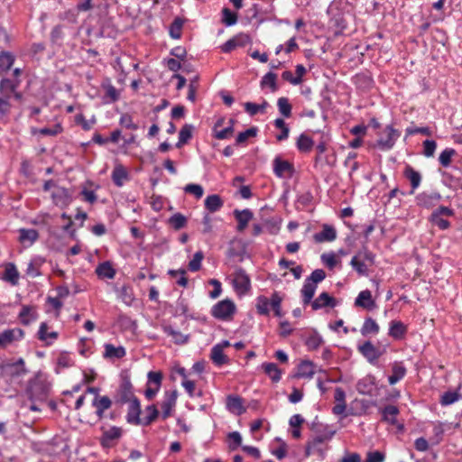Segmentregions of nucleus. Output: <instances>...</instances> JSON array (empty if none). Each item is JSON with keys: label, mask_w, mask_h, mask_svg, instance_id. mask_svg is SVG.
Instances as JSON below:
<instances>
[{"label": "nucleus", "mask_w": 462, "mask_h": 462, "mask_svg": "<svg viewBox=\"0 0 462 462\" xmlns=\"http://www.w3.org/2000/svg\"><path fill=\"white\" fill-rule=\"evenodd\" d=\"M125 404H127L125 415L126 421L131 425L138 426V422H140V416L142 414L140 400L137 398L130 402H126Z\"/></svg>", "instance_id": "nucleus-12"}, {"label": "nucleus", "mask_w": 462, "mask_h": 462, "mask_svg": "<svg viewBox=\"0 0 462 462\" xmlns=\"http://www.w3.org/2000/svg\"><path fill=\"white\" fill-rule=\"evenodd\" d=\"M313 310H319L325 307L334 308L337 305V300L334 297L330 296L328 292H322L310 303Z\"/></svg>", "instance_id": "nucleus-16"}, {"label": "nucleus", "mask_w": 462, "mask_h": 462, "mask_svg": "<svg viewBox=\"0 0 462 462\" xmlns=\"http://www.w3.org/2000/svg\"><path fill=\"white\" fill-rule=\"evenodd\" d=\"M223 204L222 199L217 194L209 195L205 199V208L211 213L218 211Z\"/></svg>", "instance_id": "nucleus-36"}, {"label": "nucleus", "mask_w": 462, "mask_h": 462, "mask_svg": "<svg viewBox=\"0 0 462 462\" xmlns=\"http://www.w3.org/2000/svg\"><path fill=\"white\" fill-rule=\"evenodd\" d=\"M248 37L246 35H239L236 36L227 42H226L222 46L221 50L223 52H230L235 50L238 46H244L247 42Z\"/></svg>", "instance_id": "nucleus-32"}, {"label": "nucleus", "mask_w": 462, "mask_h": 462, "mask_svg": "<svg viewBox=\"0 0 462 462\" xmlns=\"http://www.w3.org/2000/svg\"><path fill=\"white\" fill-rule=\"evenodd\" d=\"M456 154L453 148H447L441 152L439 157V162L443 167H448L451 163L452 157Z\"/></svg>", "instance_id": "nucleus-58"}, {"label": "nucleus", "mask_w": 462, "mask_h": 462, "mask_svg": "<svg viewBox=\"0 0 462 462\" xmlns=\"http://www.w3.org/2000/svg\"><path fill=\"white\" fill-rule=\"evenodd\" d=\"M24 332L18 328L6 329L0 333V347L5 348L15 340L22 339Z\"/></svg>", "instance_id": "nucleus-14"}, {"label": "nucleus", "mask_w": 462, "mask_h": 462, "mask_svg": "<svg viewBox=\"0 0 462 462\" xmlns=\"http://www.w3.org/2000/svg\"><path fill=\"white\" fill-rule=\"evenodd\" d=\"M350 265L359 275L366 276L368 275V265L365 262L361 260L356 256H353L350 261Z\"/></svg>", "instance_id": "nucleus-51"}, {"label": "nucleus", "mask_w": 462, "mask_h": 462, "mask_svg": "<svg viewBox=\"0 0 462 462\" xmlns=\"http://www.w3.org/2000/svg\"><path fill=\"white\" fill-rule=\"evenodd\" d=\"M261 87L266 88L269 87L272 92H275L278 90L277 86V75L273 72L266 73L261 79Z\"/></svg>", "instance_id": "nucleus-49"}, {"label": "nucleus", "mask_w": 462, "mask_h": 462, "mask_svg": "<svg viewBox=\"0 0 462 462\" xmlns=\"http://www.w3.org/2000/svg\"><path fill=\"white\" fill-rule=\"evenodd\" d=\"M232 283L235 291L240 296L245 295L251 289L250 277L242 268H237L233 273Z\"/></svg>", "instance_id": "nucleus-6"}, {"label": "nucleus", "mask_w": 462, "mask_h": 462, "mask_svg": "<svg viewBox=\"0 0 462 462\" xmlns=\"http://www.w3.org/2000/svg\"><path fill=\"white\" fill-rule=\"evenodd\" d=\"M262 367L264 373L272 379L273 382L278 383L282 377V370L279 369L274 363H263Z\"/></svg>", "instance_id": "nucleus-37"}, {"label": "nucleus", "mask_w": 462, "mask_h": 462, "mask_svg": "<svg viewBox=\"0 0 462 462\" xmlns=\"http://www.w3.org/2000/svg\"><path fill=\"white\" fill-rule=\"evenodd\" d=\"M226 407L229 411L236 415H240L245 411V408L243 405V400L238 396H228L226 400Z\"/></svg>", "instance_id": "nucleus-31"}, {"label": "nucleus", "mask_w": 462, "mask_h": 462, "mask_svg": "<svg viewBox=\"0 0 462 462\" xmlns=\"http://www.w3.org/2000/svg\"><path fill=\"white\" fill-rule=\"evenodd\" d=\"M128 179L129 175L126 169L122 164L116 165L112 172V180L115 185L122 187Z\"/></svg>", "instance_id": "nucleus-28"}, {"label": "nucleus", "mask_w": 462, "mask_h": 462, "mask_svg": "<svg viewBox=\"0 0 462 462\" xmlns=\"http://www.w3.org/2000/svg\"><path fill=\"white\" fill-rule=\"evenodd\" d=\"M355 305L366 310H371L374 306L371 291L369 290L362 291L356 297Z\"/></svg>", "instance_id": "nucleus-27"}, {"label": "nucleus", "mask_w": 462, "mask_h": 462, "mask_svg": "<svg viewBox=\"0 0 462 462\" xmlns=\"http://www.w3.org/2000/svg\"><path fill=\"white\" fill-rule=\"evenodd\" d=\"M442 196L438 191H422L415 196V204L417 207L431 209L441 200Z\"/></svg>", "instance_id": "nucleus-7"}, {"label": "nucleus", "mask_w": 462, "mask_h": 462, "mask_svg": "<svg viewBox=\"0 0 462 462\" xmlns=\"http://www.w3.org/2000/svg\"><path fill=\"white\" fill-rule=\"evenodd\" d=\"M332 435H317L311 441H309L306 449V457L311 454H318L319 457H324L325 452L328 449L327 443L330 440Z\"/></svg>", "instance_id": "nucleus-4"}, {"label": "nucleus", "mask_w": 462, "mask_h": 462, "mask_svg": "<svg viewBox=\"0 0 462 462\" xmlns=\"http://www.w3.org/2000/svg\"><path fill=\"white\" fill-rule=\"evenodd\" d=\"M398 414L399 410L394 405H387L382 410L383 420L390 424H395L397 422L396 418Z\"/></svg>", "instance_id": "nucleus-45"}, {"label": "nucleus", "mask_w": 462, "mask_h": 462, "mask_svg": "<svg viewBox=\"0 0 462 462\" xmlns=\"http://www.w3.org/2000/svg\"><path fill=\"white\" fill-rule=\"evenodd\" d=\"M120 436L121 435H103L99 439V442L104 448L107 449L116 445Z\"/></svg>", "instance_id": "nucleus-63"}, {"label": "nucleus", "mask_w": 462, "mask_h": 462, "mask_svg": "<svg viewBox=\"0 0 462 462\" xmlns=\"http://www.w3.org/2000/svg\"><path fill=\"white\" fill-rule=\"evenodd\" d=\"M182 26H183L182 20L180 18H175L170 26V35L173 39H180L181 36Z\"/></svg>", "instance_id": "nucleus-62"}, {"label": "nucleus", "mask_w": 462, "mask_h": 462, "mask_svg": "<svg viewBox=\"0 0 462 462\" xmlns=\"http://www.w3.org/2000/svg\"><path fill=\"white\" fill-rule=\"evenodd\" d=\"M50 393L51 383L43 374H38L32 378L26 389V394L32 402L30 410L33 411H42L47 403Z\"/></svg>", "instance_id": "nucleus-1"}, {"label": "nucleus", "mask_w": 462, "mask_h": 462, "mask_svg": "<svg viewBox=\"0 0 462 462\" xmlns=\"http://www.w3.org/2000/svg\"><path fill=\"white\" fill-rule=\"evenodd\" d=\"M379 330L380 327L377 322L371 317H367L363 323L360 332L364 337H366L368 335H376L379 333Z\"/></svg>", "instance_id": "nucleus-34"}, {"label": "nucleus", "mask_w": 462, "mask_h": 462, "mask_svg": "<svg viewBox=\"0 0 462 462\" xmlns=\"http://www.w3.org/2000/svg\"><path fill=\"white\" fill-rule=\"evenodd\" d=\"M399 136L400 132L398 130L394 129L392 125H387L383 132L379 134L376 146L383 151L391 150Z\"/></svg>", "instance_id": "nucleus-5"}, {"label": "nucleus", "mask_w": 462, "mask_h": 462, "mask_svg": "<svg viewBox=\"0 0 462 462\" xmlns=\"http://www.w3.org/2000/svg\"><path fill=\"white\" fill-rule=\"evenodd\" d=\"M3 279L13 285H16L19 280V273L14 263H8L5 266Z\"/></svg>", "instance_id": "nucleus-43"}, {"label": "nucleus", "mask_w": 462, "mask_h": 462, "mask_svg": "<svg viewBox=\"0 0 462 462\" xmlns=\"http://www.w3.org/2000/svg\"><path fill=\"white\" fill-rule=\"evenodd\" d=\"M255 307L260 315L268 316L271 310V299L265 296L257 297Z\"/></svg>", "instance_id": "nucleus-48"}, {"label": "nucleus", "mask_w": 462, "mask_h": 462, "mask_svg": "<svg viewBox=\"0 0 462 462\" xmlns=\"http://www.w3.org/2000/svg\"><path fill=\"white\" fill-rule=\"evenodd\" d=\"M358 352L371 365H376L379 357L383 354L384 350L377 348L371 341H365L357 346Z\"/></svg>", "instance_id": "nucleus-10"}, {"label": "nucleus", "mask_w": 462, "mask_h": 462, "mask_svg": "<svg viewBox=\"0 0 462 462\" xmlns=\"http://www.w3.org/2000/svg\"><path fill=\"white\" fill-rule=\"evenodd\" d=\"M430 221L440 230H446L450 226V222L437 214H431Z\"/></svg>", "instance_id": "nucleus-64"}, {"label": "nucleus", "mask_w": 462, "mask_h": 462, "mask_svg": "<svg viewBox=\"0 0 462 462\" xmlns=\"http://www.w3.org/2000/svg\"><path fill=\"white\" fill-rule=\"evenodd\" d=\"M375 387V378L373 375H368L356 384V390L359 393L365 395H372Z\"/></svg>", "instance_id": "nucleus-24"}, {"label": "nucleus", "mask_w": 462, "mask_h": 462, "mask_svg": "<svg viewBox=\"0 0 462 462\" xmlns=\"http://www.w3.org/2000/svg\"><path fill=\"white\" fill-rule=\"evenodd\" d=\"M135 399H137V397L134 394V386L132 383L130 382L129 379L125 378L121 382L116 391V403L119 405H124L126 402H130Z\"/></svg>", "instance_id": "nucleus-8"}, {"label": "nucleus", "mask_w": 462, "mask_h": 462, "mask_svg": "<svg viewBox=\"0 0 462 462\" xmlns=\"http://www.w3.org/2000/svg\"><path fill=\"white\" fill-rule=\"evenodd\" d=\"M1 374L11 382H18L28 374V370L25 367L24 360L19 358L15 362H7L2 365Z\"/></svg>", "instance_id": "nucleus-2"}, {"label": "nucleus", "mask_w": 462, "mask_h": 462, "mask_svg": "<svg viewBox=\"0 0 462 462\" xmlns=\"http://www.w3.org/2000/svg\"><path fill=\"white\" fill-rule=\"evenodd\" d=\"M315 374V365L311 361H302L298 366L297 376L301 378H312Z\"/></svg>", "instance_id": "nucleus-35"}, {"label": "nucleus", "mask_w": 462, "mask_h": 462, "mask_svg": "<svg viewBox=\"0 0 462 462\" xmlns=\"http://www.w3.org/2000/svg\"><path fill=\"white\" fill-rule=\"evenodd\" d=\"M313 238L316 243L332 242L337 238V231L334 226L324 224L322 230L314 234Z\"/></svg>", "instance_id": "nucleus-17"}, {"label": "nucleus", "mask_w": 462, "mask_h": 462, "mask_svg": "<svg viewBox=\"0 0 462 462\" xmlns=\"http://www.w3.org/2000/svg\"><path fill=\"white\" fill-rule=\"evenodd\" d=\"M11 103L6 97H0V122H6L11 112Z\"/></svg>", "instance_id": "nucleus-55"}, {"label": "nucleus", "mask_w": 462, "mask_h": 462, "mask_svg": "<svg viewBox=\"0 0 462 462\" xmlns=\"http://www.w3.org/2000/svg\"><path fill=\"white\" fill-rule=\"evenodd\" d=\"M236 311V305L230 300H223L215 304L211 310V314L217 319H229Z\"/></svg>", "instance_id": "nucleus-9"}, {"label": "nucleus", "mask_w": 462, "mask_h": 462, "mask_svg": "<svg viewBox=\"0 0 462 462\" xmlns=\"http://www.w3.org/2000/svg\"><path fill=\"white\" fill-rule=\"evenodd\" d=\"M277 106L280 114L285 117L289 118L291 116V109L292 106L287 97H282L277 100Z\"/></svg>", "instance_id": "nucleus-50"}, {"label": "nucleus", "mask_w": 462, "mask_h": 462, "mask_svg": "<svg viewBox=\"0 0 462 462\" xmlns=\"http://www.w3.org/2000/svg\"><path fill=\"white\" fill-rule=\"evenodd\" d=\"M126 352L123 346H115L112 344L105 345L104 357L120 359L125 356Z\"/></svg>", "instance_id": "nucleus-38"}, {"label": "nucleus", "mask_w": 462, "mask_h": 462, "mask_svg": "<svg viewBox=\"0 0 462 462\" xmlns=\"http://www.w3.org/2000/svg\"><path fill=\"white\" fill-rule=\"evenodd\" d=\"M407 333V326L401 320H392L389 324L388 335L395 340L404 338Z\"/></svg>", "instance_id": "nucleus-22"}, {"label": "nucleus", "mask_w": 462, "mask_h": 462, "mask_svg": "<svg viewBox=\"0 0 462 462\" xmlns=\"http://www.w3.org/2000/svg\"><path fill=\"white\" fill-rule=\"evenodd\" d=\"M192 136V125H185L182 126L179 133V141L176 143L178 148H180L183 144L187 143Z\"/></svg>", "instance_id": "nucleus-53"}, {"label": "nucleus", "mask_w": 462, "mask_h": 462, "mask_svg": "<svg viewBox=\"0 0 462 462\" xmlns=\"http://www.w3.org/2000/svg\"><path fill=\"white\" fill-rule=\"evenodd\" d=\"M406 368L400 362H394L392 365V374L388 377V382L391 385L397 383L406 375Z\"/></svg>", "instance_id": "nucleus-25"}, {"label": "nucleus", "mask_w": 462, "mask_h": 462, "mask_svg": "<svg viewBox=\"0 0 462 462\" xmlns=\"http://www.w3.org/2000/svg\"><path fill=\"white\" fill-rule=\"evenodd\" d=\"M14 56L9 51L0 52V73L6 72L13 66Z\"/></svg>", "instance_id": "nucleus-47"}, {"label": "nucleus", "mask_w": 462, "mask_h": 462, "mask_svg": "<svg viewBox=\"0 0 462 462\" xmlns=\"http://www.w3.org/2000/svg\"><path fill=\"white\" fill-rule=\"evenodd\" d=\"M96 273L99 278L113 279L116 276V270L109 262H104L98 264Z\"/></svg>", "instance_id": "nucleus-39"}, {"label": "nucleus", "mask_w": 462, "mask_h": 462, "mask_svg": "<svg viewBox=\"0 0 462 462\" xmlns=\"http://www.w3.org/2000/svg\"><path fill=\"white\" fill-rule=\"evenodd\" d=\"M32 448L36 452L46 454L48 456H58L61 452L65 451L67 444L63 443L57 438H53L50 442L33 443Z\"/></svg>", "instance_id": "nucleus-3"}, {"label": "nucleus", "mask_w": 462, "mask_h": 462, "mask_svg": "<svg viewBox=\"0 0 462 462\" xmlns=\"http://www.w3.org/2000/svg\"><path fill=\"white\" fill-rule=\"evenodd\" d=\"M403 176L410 181L411 189L409 192L411 195L414 194L415 190L421 183V174L415 171L411 165H406L403 171Z\"/></svg>", "instance_id": "nucleus-19"}, {"label": "nucleus", "mask_w": 462, "mask_h": 462, "mask_svg": "<svg viewBox=\"0 0 462 462\" xmlns=\"http://www.w3.org/2000/svg\"><path fill=\"white\" fill-rule=\"evenodd\" d=\"M323 344L322 337L318 334L310 335L306 340V346L309 350H316Z\"/></svg>", "instance_id": "nucleus-61"}, {"label": "nucleus", "mask_w": 462, "mask_h": 462, "mask_svg": "<svg viewBox=\"0 0 462 462\" xmlns=\"http://www.w3.org/2000/svg\"><path fill=\"white\" fill-rule=\"evenodd\" d=\"M38 339L44 342L45 345H51L58 338V332L51 331L49 332V326L46 322H42L40 325L38 333Z\"/></svg>", "instance_id": "nucleus-23"}, {"label": "nucleus", "mask_w": 462, "mask_h": 462, "mask_svg": "<svg viewBox=\"0 0 462 462\" xmlns=\"http://www.w3.org/2000/svg\"><path fill=\"white\" fill-rule=\"evenodd\" d=\"M20 79H2L0 80V95L3 97H6L7 99H10L13 92H15V90L18 88L20 85Z\"/></svg>", "instance_id": "nucleus-18"}, {"label": "nucleus", "mask_w": 462, "mask_h": 462, "mask_svg": "<svg viewBox=\"0 0 462 462\" xmlns=\"http://www.w3.org/2000/svg\"><path fill=\"white\" fill-rule=\"evenodd\" d=\"M39 238V233L36 229H19V241L28 246L35 243Z\"/></svg>", "instance_id": "nucleus-26"}, {"label": "nucleus", "mask_w": 462, "mask_h": 462, "mask_svg": "<svg viewBox=\"0 0 462 462\" xmlns=\"http://www.w3.org/2000/svg\"><path fill=\"white\" fill-rule=\"evenodd\" d=\"M244 106L245 112L248 113L251 116H253L258 113H265L266 108L269 106V103L265 99H263V102L259 105L252 102H246L245 103Z\"/></svg>", "instance_id": "nucleus-41"}, {"label": "nucleus", "mask_w": 462, "mask_h": 462, "mask_svg": "<svg viewBox=\"0 0 462 462\" xmlns=\"http://www.w3.org/2000/svg\"><path fill=\"white\" fill-rule=\"evenodd\" d=\"M19 318L23 325H29L37 319V313L33 307L23 306L19 314Z\"/></svg>", "instance_id": "nucleus-40"}, {"label": "nucleus", "mask_w": 462, "mask_h": 462, "mask_svg": "<svg viewBox=\"0 0 462 462\" xmlns=\"http://www.w3.org/2000/svg\"><path fill=\"white\" fill-rule=\"evenodd\" d=\"M159 416V410L154 404L148 405L142 411L140 416V426H148L152 424Z\"/></svg>", "instance_id": "nucleus-20"}, {"label": "nucleus", "mask_w": 462, "mask_h": 462, "mask_svg": "<svg viewBox=\"0 0 462 462\" xmlns=\"http://www.w3.org/2000/svg\"><path fill=\"white\" fill-rule=\"evenodd\" d=\"M237 22V14L232 12L229 8H223L222 10V23L226 26H232Z\"/></svg>", "instance_id": "nucleus-57"}, {"label": "nucleus", "mask_w": 462, "mask_h": 462, "mask_svg": "<svg viewBox=\"0 0 462 462\" xmlns=\"http://www.w3.org/2000/svg\"><path fill=\"white\" fill-rule=\"evenodd\" d=\"M102 88L105 90L104 102L113 103L119 99V91L111 84L109 80H106L102 84Z\"/></svg>", "instance_id": "nucleus-29"}, {"label": "nucleus", "mask_w": 462, "mask_h": 462, "mask_svg": "<svg viewBox=\"0 0 462 462\" xmlns=\"http://www.w3.org/2000/svg\"><path fill=\"white\" fill-rule=\"evenodd\" d=\"M230 346L229 341L225 340L220 344L214 346L211 349V359L213 363L218 366L227 363L228 359L224 354V348Z\"/></svg>", "instance_id": "nucleus-15"}, {"label": "nucleus", "mask_w": 462, "mask_h": 462, "mask_svg": "<svg viewBox=\"0 0 462 462\" xmlns=\"http://www.w3.org/2000/svg\"><path fill=\"white\" fill-rule=\"evenodd\" d=\"M317 285L310 282L308 279H305L304 284L300 291L302 302L304 305H308L312 301V298L316 292Z\"/></svg>", "instance_id": "nucleus-30"}, {"label": "nucleus", "mask_w": 462, "mask_h": 462, "mask_svg": "<svg viewBox=\"0 0 462 462\" xmlns=\"http://www.w3.org/2000/svg\"><path fill=\"white\" fill-rule=\"evenodd\" d=\"M185 193L193 195L197 199L202 198L204 194V189L199 184L189 183L184 187Z\"/></svg>", "instance_id": "nucleus-59"}, {"label": "nucleus", "mask_w": 462, "mask_h": 462, "mask_svg": "<svg viewBox=\"0 0 462 462\" xmlns=\"http://www.w3.org/2000/svg\"><path fill=\"white\" fill-rule=\"evenodd\" d=\"M233 120H230V125L222 129V130H217L218 126L221 125L222 120H219L216 123L214 127V137L218 140H225L232 136L234 133V127H233Z\"/></svg>", "instance_id": "nucleus-42"}, {"label": "nucleus", "mask_w": 462, "mask_h": 462, "mask_svg": "<svg viewBox=\"0 0 462 462\" xmlns=\"http://www.w3.org/2000/svg\"><path fill=\"white\" fill-rule=\"evenodd\" d=\"M163 331L165 334L172 337L175 344L181 345L188 342V336L183 335L180 331L175 330L171 326H164Z\"/></svg>", "instance_id": "nucleus-46"}, {"label": "nucleus", "mask_w": 462, "mask_h": 462, "mask_svg": "<svg viewBox=\"0 0 462 462\" xmlns=\"http://www.w3.org/2000/svg\"><path fill=\"white\" fill-rule=\"evenodd\" d=\"M168 222L172 228L175 230H180L186 226L188 220L184 215L180 213H175L169 218Z\"/></svg>", "instance_id": "nucleus-52"}, {"label": "nucleus", "mask_w": 462, "mask_h": 462, "mask_svg": "<svg viewBox=\"0 0 462 462\" xmlns=\"http://www.w3.org/2000/svg\"><path fill=\"white\" fill-rule=\"evenodd\" d=\"M273 171L279 178L291 177L294 171L293 165L287 161L276 157L273 160Z\"/></svg>", "instance_id": "nucleus-13"}, {"label": "nucleus", "mask_w": 462, "mask_h": 462, "mask_svg": "<svg viewBox=\"0 0 462 462\" xmlns=\"http://www.w3.org/2000/svg\"><path fill=\"white\" fill-rule=\"evenodd\" d=\"M314 145V142L309 135L301 134L296 143L298 150L301 152H309L311 151Z\"/></svg>", "instance_id": "nucleus-44"}, {"label": "nucleus", "mask_w": 462, "mask_h": 462, "mask_svg": "<svg viewBox=\"0 0 462 462\" xmlns=\"http://www.w3.org/2000/svg\"><path fill=\"white\" fill-rule=\"evenodd\" d=\"M92 405L96 408V413L101 417L105 411L108 410L112 405V401L108 396H98L94 398Z\"/></svg>", "instance_id": "nucleus-33"}, {"label": "nucleus", "mask_w": 462, "mask_h": 462, "mask_svg": "<svg viewBox=\"0 0 462 462\" xmlns=\"http://www.w3.org/2000/svg\"><path fill=\"white\" fill-rule=\"evenodd\" d=\"M62 132V127L60 124H56L53 127H43L41 129H33L32 134H40L42 135L55 136Z\"/></svg>", "instance_id": "nucleus-56"}, {"label": "nucleus", "mask_w": 462, "mask_h": 462, "mask_svg": "<svg viewBox=\"0 0 462 462\" xmlns=\"http://www.w3.org/2000/svg\"><path fill=\"white\" fill-rule=\"evenodd\" d=\"M178 397V392L176 390L166 391L164 393L163 399L159 403L162 416L163 419L170 417L174 410Z\"/></svg>", "instance_id": "nucleus-11"}, {"label": "nucleus", "mask_w": 462, "mask_h": 462, "mask_svg": "<svg viewBox=\"0 0 462 462\" xmlns=\"http://www.w3.org/2000/svg\"><path fill=\"white\" fill-rule=\"evenodd\" d=\"M282 298L278 294V292H273L271 296V309L273 310L274 315L278 318L283 316V312L282 311Z\"/></svg>", "instance_id": "nucleus-54"}, {"label": "nucleus", "mask_w": 462, "mask_h": 462, "mask_svg": "<svg viewBox=\"0 0 462 462\" xmlns=\"http://www.w3.org/2000/svg\"><path fill=\"white\" fill-rule=\"evenodd\" d=\"M234 216L237 221L236 229L239 232H243L247 226L248 223L253 219L254 214L250 209H235Z\"/></svg>", "instance_id": "nucleus-21"}, {"label": "nucleus", "mask_w": 462, "mask_h": 462, "mask_svg": "<svg viewBox=\"0 0 462 462\" xmlns=\"http://www.w3.org/2000/svg\"><path fill=\"white\" fill-rule=\"evenodd\" d=\"M460 397V394L456 391H448L441 395L440 403L443 406L450 405L457 402Z\"/></svg>", "instance_id": "nucleus-60"}]
</instances>
